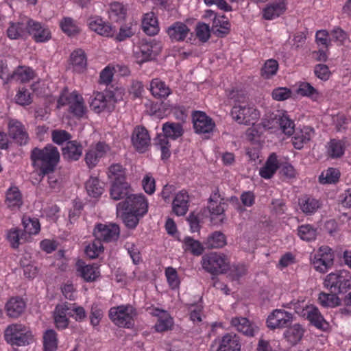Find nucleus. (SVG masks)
<instances>
[{"mask_svg":"<svg viewBox=\"0 0 351 351\" xmlns=\"http://www.w3.org/2000/svg\"><path fill=\"white\" fill-rule=\"evenodd\" d=\"M319 304L325 307H335L339 304V298L337 293L322 292L319 295Z\"/></svg>","mask_w":351,"mask_h":351,"instance_id":"obj_53","label":"nucleus"},{"mask_svg":"<svg viewBox=\"0 0 351 351\" xmlns=\"http://www.w3.org/2000/svg\"><path fill=\"white\" fill-rule=\"evenodd\" d=\"M202 265L203 269L212 275H216L219 269V254L217 252L206 254L202 256Z\"/></svg>","mask_w":351,"mask_h":351,"instance_id":"obj_29","label":"nucleus"},{"mask_svg":"<svg viewBox=\"0 0 351 351\" xmlns=\"http://www.w3.org/2000/svg\"><path fill=\"white\" fill-rule=\"evenodd\" d=\"M247 269L245 265H230L228 256L221 254V274H228L232 279L239 278L247 274Z\"/></svg>","mask_w":351,"mask_h":351,"instance_id":"obj_22","label":"nucleus"},{"mask_svg":"<svg viewBox=\"0 0 351 351\" xmlns=\"http://www.w3.org/2000/svg\"><path fill=\"white\" fill-rule=\"evenodd\" d=\"M167 33L171 42H182L190 33V29L185 23L177 21L167 28Z\"/></svg>","mask_w":351,"mask_h":351,"instance_id":"obj_25","label":"nucleus"},{"mask_svg":"<svg viewBox=\"0 0 351 351\" xmlns=\"http://www.w3.org/2000/svg\"><path fill=\"white\" fill-rule=\"evenodd\" d=\"M293 319L291 313L284 309H275L267 319V326L271 330L282 329L289 327Z\"/></svg>","mask_w":351,"mask_h":351,"instance_id":"obj_14","label":"nucleus"},{"mask_svg":"<svg viewBox=\"0 0 351 351\" xmlns=\"http://www.w3.org/2000/svg\"><path fill=\"white\" fill-rule=\"evenodd\" d=\"M155 145L161 152V159L162 160H168L171 154L170 147L171 145L169 139H166V136L162 134H158L155 140Z\"/></svg>","mask_w":351,"mask_h":351,"instance_id":"obj_47","label":"nucleus"},{"mask_svg":"<svg viewBox=\"0 0 351 351\" xmlns=\"http://www.w3.org/2000/svg\"><path fill=\"white\" fill-rule=\"evenodd\" d=\"M103 251L104 246L102 243L96 238L85 248L86 255L92 259L97 258Z\"/></svg>","mask_w":351,"mask_h":351,"instance_id":"obj_54","label":"nucleus"},{"mask_svg":"<svg viewBox=\"0 0 351 351\" xmlns=\"http://www.w3.org/2000/svg\"><path fill=\"white\" fill-rule=\"evenodd\" d=\"M149 313L152 316L158 317V320L154 326V329L156 332H163L172 328L173 319L167 311L158 308H153Z\"/></svg>","mask_w":351,"mask_h":351,"instance_id":"obj_19","label":"nucleus"},{"mask_svg":"<svg viewBox=\"0 0 351 351\" xmlns=\"http://www.w3.org/2000/svg\"><path fill=\"white\" fill-rule=\"evenodd\" d=\"M86 189L88 194L93 197H99L104 191L102 183L97 178H90L86 182Z\"/></svg>","mask_w":351,"mask_h":351,"instance_id":"obj_48","label":"nucleus"},{"mask_svg":"<svg viewBox=\"0 0 351 351\" xmlns=\"http://www.w3.org/2000/svg\"><path fill=\"white\" fill-rule=\"evenodd\" d=\"M232 98L235 101L230 112L232 119L239 124L254 125L260 117L259 111L247 102V97L243 94L237 93Z\"/></svg>","mask_w":351,"mask_h":351,"instance_id":"obj_3","label":"nucleus"},{"mask_svg":"<svg viewBox=\"0 0 351 351\" xmlns=\"http://www.w3.org/2000/svg\"><path fill=\"white\" fill-rule=\"evenodd\" d=\"M69 61L75 72L82 73L86 68L87 58L84 51L82 49L74 50L71 53Z\"/></svg>","mask_w":351,"mask_h":351,"instance_id":"obj_30","label":"nucleus"},{"mask_svg":"<svg viewBox=\"0 0 351 351\" xmlns=\"http://www.w3.org/2000/svg\"><path fill=\"white\" fill-rule=\"evenodd\" d=\"M346 147L344 139H330L326 145L327 156L331 158H339L344 154Z\"/></svg>","mask_w":351,"mask_h":351,"instance_id":"obj_35","label":"nucleus"},{"mask_svg":"<svg viewBox=\"0 0 351 351\" xmlns=\"http://www.w3.org/2000/svg\"><path fill=\"white\" fill-rule=\"evenodd\" d=\"M25 303L22 298L19 297L10 298L5 304L7 315L12 318L19 317L24 311Z\"/></svg>","mask_w":351,"mask_h":351,"instance_id":"obj_31","label":"nucleus"},{"mask_svg":"<svg viewBox=\"0 0 351 351\" xmlns=\"http://www.w3.org/2000/svg\"><path fill=\"white\" fill-rule=\"evenodd\" d=\"M278 69V62L274 59L267 60L261 70V75L265 79L274 75Z\"/></svg>","mask_w":351,"mask_h":351,"instance_id":"obj_55","label":"nucleus"},{"mask_svg":"<svg viewBox=\"0 0 351 351\" xmlns=\"http://www.w3.org/2000/svg\"><path fill=\"white\" fill-rule=\"evenodd\" d=\"M113 64H109L101 70L99 75V82L100 84L108 85L112 81L114 75Z\"/></svg>","mask_w":351,"mask_h":351,"instance_id":"obj_61","label":"nucleus"},{"mask_svg":"<svg viewBox=\"0 0 351 351\" xmlns=\"http://www.w3.org/2000/svg\"><path fill=\"white\" fill-rule=\"evenodd\" d=\"M162 48L160 42L154 39H142L133 49L136 63L142 64L154 60L161 52Z\"/></svg>","mask_w":351,"mask_h":351,"instance_id":"obj_8","label":"nucleus"},{"mask_svg":"<svg viewBox=\"0 0 351 351\" xmlns=\"http://www.w3.org/2000/svg\"><path fill=\"white\" fill-rule=\"evenodd\" d=\"M143 32L149 36L156 35L160 30L157 17L151 12L144 14L142 20Z\"/></svg>","mask_w":351,"mask_h":351,"instance_id":"obj_33","label":"nucleus"},{"mask_svg":"<svg viewBox=\"0 0 351 351\" xmlns=\"http://www.w3.org/2000/svg\"><path fill=\"white\" fill-rule=\"evenodd\" d=\"M132 143L139 153H145L150 145V136L143 126H136L132 134Z\"/></svg>","mask_w":351,"mask_h":351,"instance_id":"obj_17","label":"nucleus"},{"mask_svg":"<svg viewBox=\"0 0 351 351\" xmlns=\"http://www.w3.org/2000/svg\"><path fill=\"white\" fill-rule=\"evenodd\" d=\"M207 209L210 213V218L212 223L219 215V193L218 189L214 191L210 196Z\"/></svg>","mask_w":351,"mask_h":351,"instance_id":"obj_44","label":"nucleus"},{"mask_svg":"<svg viewBox=\"0 0 351 351\" xmlns=\"http://www.w3.org/2000/svg\"><path fill=\"white\" fill-rule=\"evenodd\" d=\"M109 146L104 142L99 141L92 144L86 151L84 161L88 169L95 168L109 151Z\"/></svg>","mask_w":351,"mask_h":351,"instance_id":"obj_12","label":"nucleus"},{"mask_svg":"<svg viewBox=\"0 0 351 351\" xmlns=\"http://www.w3.org/2000/svg\"><path fill=\"white\" fill-rule=\"evenodd\" d=\"M279 168L277 155L275 153L270 154L265 165L260 169L261 176L265 179L271 178Z\"/></svg>","mask_w":351,"mask_h":351,"instance_id":"obj_37","label":"nucleus"},{"mask_svg":"<svg viewBox=\"0 0 351 351\" xmlns=\"http://www.w3.org/2000/svg\"><path fill=\"white\" fill-rule=\"evenodd\" d=\"M294 309L297 314L308 319L317 328L326 331L330 328L329 323L324 319L317 307L313 305L301 306L300 304H295Z\"/></svg>","mask_w":351,"mask_h":351,"instance_id":"obj_10","label":"nucleus"},{"mask_svg":"<svg viewBox=\"0 0 351 351\" xmlns=\"http://www.w3.org/2000/svg\"><path fill=\"white\" fill-rule=\"evenodd\" d=\"M299 204L302 212L306 215L315 213L322 205L318 199L308 195H304L300 198Z\"/></svg>","mask_w":351,"mask_h":351,"instance_id":"obj_40","label":"nucleus"},{"mask_svg":"<svg viewBox=\"0 0 351 351\" xmlns=\"http://www.w3.org/2000/svg\"><path fill=\"white\" fill-rule=\"evenodd\" d=\"M241 344L239 337L233 333H228L221 340V351H240Z\"/></svg>","mask_w":351,"mask_h":351,"instance_id":"obj_42","label":"nucleus"},{"mask_svg":"<svg viewBox=\"0 0 351 351\" xmlns=\"http://www.w3.org/2000/svg\"><path fill=\"white\" fill-rule=\"evenodd\" d=\"M121 99L120 93L113 90L97 92L90 102L91 110L97 114L103 112H111L114 110L115 105Z\"/></svg>","mask_w":351,"mask_h":351,"instance_id":"obj_7","label":"nucleus"},{"mask_svg":"<svg viewBox=\"0 0 351 351\" xmlns=\"http://www.w3.org/2000/svg\"><path fill=\"white\" fill-rule=\"evenodd\" d=\"M88 26L97 34L105 37H112L115 32L114 27H112L108 22L104 21L99 16H93L88 19Z\"/></svg>","mask_w":351,"mask_h":351,"instance_id":"obj_18","label":"nucleus"},{"mask_svg":"<svg viewBox=\"0 0 351 351\" xmlns=\"http://www.w3.org/2000/svg\"><path fill=\"white\" fill-rule=\"evenodd\" d=\"M298 235L303 241H311L316 239L317 229L309 224L302 225L298 228Z\"/></svg>","mask_w":351,"mask_h":351,"instance_id":"obj_50","label":"nucleus"},{"mask_svg":"<svg viewBox=\"0 0 351 351\" xmlns=\"http://www.w3.org/2000/svg\"><path fill=\"white\" fill-rule=\"evenodd\" d=\"M189 195L186 190L177 193L172 201V212L177 216H184L189 207Z\"/></svg>","mask_w":351,"mask_h":351,"instance_id":"obj_21","label":"nucleus"},{"mask_svg":"<svg viewBox=\"0 0 351 351\" xmlns=\"http://www.w3.org/2000/svg\"><path fill=\"white\" fill-rule=\"evenodd\" d=\"M24 230L28 234H37L40 230V224L37 218L24 217L23 218Z\"/></svg>","mask_w":351,"mask_h":351,"instance_id":"obj_52","label":"nucleus"},{"mask_svg":"<svg viewBox=\"0 0 351 351\" xmlns=\"http://www.w3.org/2000/svg\"><path fill=\"white\" fill-rule=\"evenodd\" d=\"M27 36H31L36 43H46L51 39V31L47 25L32 19H27Z\"/></svg>","mask_w":351,"mask_h":351,"instance_id":"obj_15","label":"nucleus"},{"mask_svg":"<svg viewBox=\"0 0 351 351\" xmlns=\"http://www.w3.org/2000/svg\"><path fill=\"white\" fill-rule=\"evenodd\" d=\"M4 339L11 346H25L32 343L34 336L30 328L22 324H12L4 330Z\"/></svg>","mask_w":351,"mask_h":351,"instance_id":"obj_6","label":"nucleus"},{"mask_svg":"<svg viewBox=\"0 0 351 351\" xmlns=\"http://www.w3.org/2000/svg\"><path fill=\"white\" fill-rule=\"evenodd\" d=\"M8 133L16 143L20 145H26L29 135L23 124L16 119H10L8 122Z\"/></svg>","mask_w":351,"mask_h":351,"instance_id":"obj_20","label":"nucleus"},{"mask_svg":"<svg viewBox=\"0 0 351 351\" xmlns=\"http://www.w3.org/2000/svg\"><path fill=\"white\" fill-rule=\"evenodd\" d=\"M6 32L11 40L26 38L28 32L27 19L25 21L11 22Z\"/></svg>","mask_w":351,"mask_h":351,"instance_id":"obj_28","label":"nucleus"},{"mask_svg":"<svg viewBox=\"0 0 351 351\" xmlns=\"http://www.w3.org/2000/svg\"><path fill=\"white\" fill-rule=\"evenodd\" d=\"M24 233L18 228H11L8 231L7 239L12 248L16 249L21 244L20 241L23 239Z\"/></svg>","mask_w":351,"mask_h":351,"instance_id":"obj_59","label":"nucleus"},{"mask_svg":"<svg viewBox=\"0 0 351 351\" xmlns=\"http://www.w3.org/2000/svg\"><path fill=\"white\" fill-rule=\"evenodd\" d=\"M77 272L85 282H95L100 276V270L97 265H86L82 261L77 263Z\"/></svg>","mask_w":351,"mask_h":351,"instance_id":"obj_23","label":"nucleus"},{"mask_svg":"<svg viewBox=\"0 0 351 351\" xmlns=\"http://www.w3.org/2000/svg\"><path fill=\"white\" fill-rule=\"evenodd\" d=\"M109 19L114 22H121L125 19L128 9L123 3L114 1L109 5L108 10Z\"/></svg>","mask_w":351,"mask_h":351,"instance_id":"obj_36","label":"nucleus"},{"mask_svg":"<svg viewBox=\"0 0 351 351\" xmlns=\"http://www.w3.org/2000/svg\"><path fill=\"white\" fill-rule=\"evenodd\" d=\"M195 33L200 41L206 42L210 36V26L204 23H198L196 25Z\"/></svg>","mask_w":351,"mask_h":351,"instance_id":"obj_62","label":"nucleus"},{"mask_svg":"<svg viewBox=\"0 0 351 351\" xmlns=\"http://www.w3.org/2000/svg\"><path fill=\"white\" fill-rule=\"evenodd\" d=\"M340 171L336 168H328L326 171L322 173L319 180L321 184H332L339 181Z\"/></svg>","mask_w":351,"mask_h":351,"instance_id":"obj_51","label":"nucleus"},{"mask_svg":"<svg viewBox=\"0 0 351 351\" xmlns=\"http://www.w3.org/2000/svg\"><path fill=\"white\" fill-rule=\"evenodd\" d=\"M285 10L286 6L283 1L273 3L264 10V17L267 20H271L283 14Z\"/></svg>","mask_w":351,"mask_h":351,"instance_id":"obj_46","label":"nucleus"},{"mask_svg":"<svg viewBox=\"0 0 351 351\" xmlns=\"http://www.w3.org/2000/svg\"><path fill=\"white\" fill-rule=\"evenodd\" d=\"M192 119L195 133L206 134L213 132L215 124L213 119L205 112L195 111L192 114Z\"/></svg>","mask_w":351,"mask_h":351,"instance_id":"obj_16","label":"nucleus"},{"mask_svg":"<svg viewBox=\"0 0 351 351\" xmlns=\"http://www.w3.org/2000/svg\"><path fill=\"white\" fill-rule=\"evenodd\" d=\"M279 124L280 126V128L282 129V132L288 135L291 136L292 135L295 130V124L294 122L289 119V117L287 114H283L279 119Z\"/></svg>","mask_w":351,"mask_h":351,"instance_id":"obj_63","label":"nucleus"},{"mask_svg":"<svg viewBox=\"0 0 351 351\" xmlns=\"http://www.w3.org/2000/svg\"><path fill=\"white\" fill-rule=\"evenodd\" d=\"M293 145L297 149H301L304 145L308 143L315 134V130L310 126H303L294 132Z\"/></svg>","mask_w":351,"mask_h":351,"instance_id":"obj_27","label":"nucleus"},{"mask_svg":"<svg viewBox=\"0 0 351 351\" xmlns=\"http://www.w3.org/2000/svg\"><path fill=\"white\" fill-rule=\"evenodd\" d=\"M335 255L328 246H321L312 259L315 269L321 273H326L334 264Z\"/></svg>","mask_w":351,"mask_h":351,"instance_id":"obj_11","label":"nucleus"},{"mask_svg":"<svg viewBox=\"0 0 351 351\" xmlns=\"http://www.w3.org/2000/svg\"><path fill=\"white\" fill-rule=\"evenodd\" d=\"M231 324L239 332L249 337H253L256 330V328L253 326L250 321L245 317L232 318Z\"/></svg>","mask_w":351,"mask_h":351,"instance_id":"obj_39","label":"nucleus"},{"mask_svg":"<svg viewBox=\"0 0 351 351\" xmlns=\"http://www.w3.org/2000/svg\"><path fill=\"white\" fill-rule=\"evenodd\" d=\"M82 144L77 140L68 141L62 147V156L64 159L68 161H77L82 156Z\"/></svg>","mask_w":351,"mask_h":351,"instance_id":"obj_24","label":"nucleus"},{"mask_svg":"<svg viewBox=\"0 0 351 351\" xmlns=\"http://www.w3.org/2000/svg\"><path fill=\"white\" fill-rule=\"evenodd\" d=\"M60 26L62 32L68 36H74L80 32L76 21L71 17H64L60 23Z\"/></svg>","mask_w":351,"mask_h":351,"instance_id":"obj_49","label":"nucleus"},{"mask_svg":"<svg viewBox=\"0 0 351 351\" xmlns=\"http://www.w3.org/2000/svg\"><path fill=\"white\" fill-rule=\"evenodd\" d=\"M60 158L58 149L52 144H47L43 148L36 147L30 152L32 165L42 176L53 173Z\"/></svg>","mask_w":351,"mask_h":351,"instance_id":"obj_2","label":"nucleus"},{"mask_svg":"<svg viewBox=\"0 0 351 351\" xmlns=\"http://www.w3.org/2000/svg\"><path fill=\"white\" fill-rule=\"evenodd\" d=\"M182 248L184 252H189L195 256H201L205 249L201 242L189 236L183 239Z\"/></svg>","mask_w":351,"mask_h":351,"instance_id":"obj_38","label":"nucleus"},{"mask_svg":"<svg viewBox=\"0 0 351 351\" xmlns=\"http://www.w3.org/2000/svg\"><path fill=\"white\" fill-rule=\"evenodd\" d=\"M64 106H69V112L77 119L84 117L88 112L82 95L76 90L69 93L67 88L62 90L58 99V108Z\"/></svg>","mask_w":351,"mask_h":351,"instance_id":"obj_4","label":"nucleus"},{"mask_svg":"<svg viewBox=\"0 0 351 351\" xmlns=\"http://www.w3.org/2000/svg\"><path fill=\"white\" fill-rule=\"evenodd\" d=\"M120 234L119 226L113 223H99L95 226L93 235L101 242H112L118 239Z\"/></svg>","mask_w":351,"mask_h":351,"instance_id":"obj_13","label":"nucleus"},{"mask_svg":"<svg viewBox=\"0 0 351 351\" xmlns=\"http://www.w3.org/2000/svg\"><path fill=\"white\" fill-rule=\"evenodd\" d=\"M165 274L169 287L171 289H178L180 280L176 269L172 267H168L165 269Z\"/></svg>","mask_w":351,"mask_h":351,"instance_id":"obj_56","label":"nucleus"},{"mask_svg":"<svg viewBox=\"0 0 351 351\" xmlns=\"http://www.w3.org/2000/svg\"><path fill=\"white\" fill-rule=\"evenodd\" d=\"M305 329L300 324L290 325L284 332V337L292 346L296 345L303 337Z\"/></svg>","mask_w":351,"mask_h":351,"instance_id":"obj_34","label":"nucleus"},{"mask_svg":"<svg viewBox=\"0 0 351 351\" xmlns=\"http://www.w3.org/2000/svg\"><path fill=\"white\" fill-rule=\"evenodd\" d=\"M148 200L143 194H131L117 205V213L121 215L125 226L130 229L135 228L140 219L148 211Z\"/></svg>","mask_w":351,"mask_h":351,"instance_id":"obj_1","label":"nucleus"},{"mask_svg":"<svg viewBox=\"0 0 351 351\" xmlns=\"http://www.w3.org/2000/svg\"><path fill=\"white\" fill-rule=\"evenodd\" d=\"M108 176L111 182L125 179L124 169L119 164H113L108 168Z\"/></svg>","mask_w":351,"mask_h":351,"instance_id":"obj_57","label":"nucleus"},{"mask_svg":"<svg viewBox=\"0 0 351 351\" xmlns=\"http://www.w3.org/2000/svg\"><path fill=\"white\" fill-rule=\"evenodd\" d=\"M137 316L136 308L130 304L111 307L108 311L109 319L119 328H133Z\"/></svg>","mask_w":351,"mask_h":351,"instance_id":"obj_5","label":"nucleus"},{"mask_svg":"<svg viewBox=\"0 0 351 351\" xmlns=\"http://www.w3.org/2000/svg\"><path fill=\"white\" fill-rule=\"evenodd\" d=\"M189 310L190 311V319L191 321L194 323L202 322L203 306L201 303L190 304Z\"/></svg>","mask_w":351,"mask_h":351,"instance_id":"obj_64","label":"nucleus"},{"mask_svg":"<svg viewBox=\"0 0 351 351\" xmlns=\"http://www.w3.org/2000/svg\"><path fill=\"white\" fill-rule=\"evenodd\" d=\"M104 317V311L102 308L98 304H93L91 306L90 313V324L93 326H97L101 319Z\"/></svg>","mask_w":351,"mask_h":351,"instance_id":"obj_60","label":"nucleus"},{"mask_svg":"<svg viewBox=\"0 0 351 351\" xmlns=\"http://www.w3.org/2000/svg\"><path fill=\"white\" fill-rule=\"evenodd\" d=\"M5 203L11 210L19 208L23 204L22 194L17 186H10L6 191Z\"/></svg>","mask_w":351,"mask_h":351,"instance_id":"obj_32","label":"nucleus"},{"mask_svg":"<svg viewBox=\"0 0 351 351\" xmlns=\"http://www.w3.org/2000/svg\"><path fill=\"white\" fill-rule=\"evenodd\" d=\"M324 285L332 293H345L351 288V276L346 270L332 272L326 276Z\"/></svg>","mask_w":351,"mask_h":351,"instance_id":"obj_9","label":"nucleus"},{"mask_svg":"<svg viewBox=\"0 0 351 351\" xmlns=\"http://www.w3.org/2000/svg\"><path fill=\"white\" fill-rule=\"evenodd\" d=\"M150 92L156 98H165L171 93V90L166 84L160 79H153L150 82Z\"/></svg>","mask_w":351,"mask_h":351,"instance_id":"obj_41","label":"nucleus"},{"mask_svg":"<svg viewBox=\"0 0 351 351\" xmlns=\"http://www.w3.org/2000/svg\"><path fill=\"white\" fill-rule=\"evenodd\" d=\"M71 134L64 130L56 129L51 131L52 141L58 145H61L64 143H66L71 141Z\"/></svg>","mask_w":351,"mask_h":351,"instance_id":"obj_58","label":"nucleus"},{"mask_svg":"<svg viewBox=\"0 0 351 351\" xmlns=\"http://www.w3.org/2000/svg\"><path fill=\"white\" fill-rule=\"evenodd\" d=\"M43 351H56L58 348L57 333L52 329L47 330L43 337Z\"/></svg>","mask_w":351,"mask_h":351,"instance_id":"obj_45","label":"nucleus"},{"mask_svg":"<svg viewBox=\"0 0 351 351\" xmlns=\"http://www.w3.org/2000/svg\"><path fill=\"white\" fill-rule=\"evenodd\" d=\"M162 136H166V139L170 138L176 140L182 136L184 130L180 123L167 122L162 125Z\"/></svg>","mask_w":351,"mask_h":351,"instance_id":"obj_43","label":"nucleus"},{"mask_svg":"<svg viewBox=\"0 0 351 351\" xmlns=\"http://www.w3.org/2000/svg\"><path fill=\"white\" fill-rule=\"evenodd\" d=\"M132 189L125 179L121 181H113L110 191V195L112 199L119 200L126 199L128 196L132 194Z\"/></svg>","mask_w":351,"mask_h":351,"instance_id":"obj_26","label":"nucleus"}]
</instances>
